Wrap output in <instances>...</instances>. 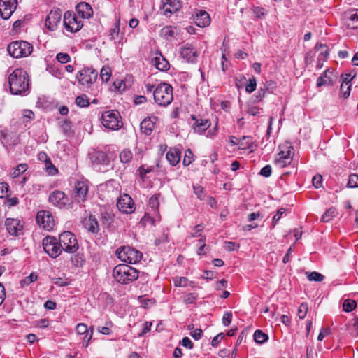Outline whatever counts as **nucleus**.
<instances>
[{
	"label": "nucleus",
	"mask_w": 358,
	"mask_h": 358,
	"mask_svg": "<svg viewBox=\"0 0 358 358\" xmlns=\"http://www.w3.org/2000/svg\"><path fill=\"white\" fill-rule=\"evenodd\" d=\"M27 169V164H19L15 169V171L13 173V177H17L21 173H24Z\"/></svg>",
	"instance_id": "864d4df0"
},
{
	"label": "nucleus",
	"mask_w": 358,
	"mask_h": 358,
	"mask_svg": "<svg viewBox=\"0 0 358 358\" xmlns=\"http://www.w3.org/2000/svg\"><path fill=\"white\" fill-rule=\"evenodd\" d=\"M176 34V28L171 26H166L160 31V35L166 40L174 38Z\"/></svg>",
	"instance_id": "c756f323"
},
{
	"label": "nucleus",
	"mask_w": 358,
	"mask_h": 358,
	"mask_svg": "<svg viewBox=\"0 0 358 358\" xmlns=\"http://www.w3.org/2000/svg\"><path fill=\"white\" fill-rule=\"evenodd\" d=\"M45 169L46 172L51 176H54L58 172L57 169L52 164L50 159L46 162V164H45Z\"/></svg>",
	"instance_id": "a18cd8bd"
},
{
	"label": "nucleus",
	"mask_w": 358,
	"mask_h": 358,
	"mask_svg": "<svg viewBox=\"0 0 358 358\" xmlns=\"http://www.w3.org/2000/svg\"><path fill=\"white\" fill-rule=\"evenodd\" d=\"M176 287H185L187 285V279L185 277L176 278L173 279Z\"/></svg>",
	"instance_id": "5fc2aeb1"
},
{
	"label": "nucleus",
	"mask_w": 358,
	"mask_h": 358,
	"mask_svg": "<svg viewBox=\"0 0 358 358\" xmlns=\"http://www.w3.org/2000/svg\"><path fill=\"white\" fill-rule=\"evenodd\" d=\"M163 8L164 15H171L177 12L181 7L180 1L178 0H166Z\"/></svg>",
	"instance_id": "a878e982"
},
{
	"label": "nucleus",
	"mask_w": 358,
	"mask_h": 358,
	"mask_svg": "<svg viewBox=\"0 0 358 358\" xmlns=\"http://www.w3.org/2000/svg\"><path fill=\"white\" fill-rule=\"evenodd\" d=\"M76 10L80 17L83 19H89L93 15V10L91 6L85 2L79 3L76 6Z\"/></svg>",
	"instance_id": "4be33fe9"
},
{
	"label": "nucleus",
	"mask_w": 358,
	"mask_h": 358,
	"mask_svg": "<svg viewBox=\"0 0 358 358\" xmlns=\"http://www.w3.org/2000/svg\"><path fill=\"white\" fill-rule=\"evenodd\" d=\"M285 212V208H280L278 210L276 214L273 217V221H272L273 227H274L275 226V224H277V222L280 219V217H282V214Z\"/></svg>",
	"instance_id": "13d9d810"
},
{
	"label": "nucleus",
	"mask_w": 358,
	"mask_h": 358,
	"mask_svg": "<svg viewBox=\"0 0 358 358\" xmlns=\"http://www.w3.org/2000/svg\"><path fill=\"white\" fill-rule=\"evenodd\" d=\"M132 158L133 154L129 150L124 149L120 153V159L122 163H129Z\"/></svg>",
	"instance_id": "c9c22d12"
},
{
	"label": "nucleus",
	"mask_w": 358,
	"mask_h": 358,
	"mask_svg": "<svg viewBox=\"0 0 358 358\" xmlns=\"http://www.w3.org/2000/svg\"><path fill=\"white\" fill-rule=\"evenodd\" d=\"M62 249L69 253H73L78 249V243L75 235L70 231H64L59 236Z\"/></svg>",
	"instance_id": "0eeeda50"
},
{
	"label": "nucleus",
	"mask_w": 358,
	"mask_h": 358,
	"mask_svg": "<svg viewBox=\"0 0 358 358\" xmlns=\"http://www.w3.org/2000/svg\"><path fill=\"white\" fill-rule=\"evenodd\" d=\"M337 214L336 210L334 208H330L325 211L321 217V221L323 222H328L331 221Z\"/></svg>",
	"instance_id": "473e14b6"
},
{
	"label": "nucleus",
	"mask_w": 358,
	"mask_h": 358,
	"mask_svg": "<svg viewBox=\"0 0 358 358\" xmlns=\"http://www.w3.org/2000/svg\"><path fill=\"white\" fill-rule=\"evenodd\" d=\"M271 172H272L271 166L270 165H266L261 169L259 173L261 176L268 178L271 175Z\"/></svg>",
	"instance_id": "0e129e2a"
},
{
	"label": "nucleus",
	"mask_w": 358,
	"mask_h": 358,
	"mask_svg": "<svg viewBox=\"0 0 358 358\" xmlns=\"http://www.w3.org/2000/svg\"><path fill=\"white\" fill-rule=\"evenodd\" d=\"M355 76V73L350 72L349 73L343 74L342 77V83H346L347 85H350V81Z\"/></svg>",
	"instance_id": "e2e57ef3"
},
{
	"label": "nucleus",
	"mask_w": 358,
	"mask_h": 358,
	"mask_svg": "<svg viewBox=\"0 0 358 358\" xmlns=\"http://www.w3.org/2000/svg\"><path fill=\"white\" fill-rule=\"evenodd\" d=\"M10 91L13 94L27 96L29 93V78L27 71L17 69L8 77Z\"/></svg>",
	"instance_id": "f257e3e1"
},
{
	"label": "nucleus",
	"mask_w": 358,
	"mask_h": 358,
	"mask_svg": "<svg viewBox=\"0 0 358 358\" xmlns=\"http://www.w3.org/2000/svg\"><path fill=\"white\" fill-rule=\"evenodd\" d=\"M232 319V314L230 312H227L224 314L222 317V323L225 327L230 324Z\"/></svg>",
	"instance_id": "69168bd1"
},
{
	"label": "nucleus",
	"mask_w": 358,
	"mask_h": 358,
	"mask_svg": "<svg viewBox=\"0 0 358 358\" xmlns=\"http://www.w3.org/2000/svg\"><path fill=\"white\" fill-rule=\"evenodd\" d=\"M111 76V70L108 66H103L100 71V77L103 82L107 83Z\"/></svg>",
	"instance_id": "ea45409f"
},
{
	"label": "nucleus",
	"mask_w": 358,
	"mask_h": 358,
	"mask_svg": "<svg viewBox=\"0 0 358 358\" xmlns=\"http://www.w3.org/2000/svg\"><path fill=\"white\" fill-rule=\"evenodd\" d=\"M180 150L176 148H171L166 155V159L172 166H176L180 162Z\"/></svg>",
	"instance_id": "cd10ccee"
},
{
	"label": "nucleus",
	"mask_w": 358,
	"mask_h": 358,
	"mask_svg": "<svg viewBox=\"0 0 358 358\" xmlns=\"http://www.w3.org/2000/svg\"><path fill=\"white\" fill-rule=\"evenodd\" d=\"M196 296L194 293H189L183 299V302L186 304H192L196 300Z\"/></svg>",
	"instance_id": "680f3d73"
},
{
	"label": "nucleus",
	"mask_w": 358,
	"mask_h": 358,
	"mask_svg": "<svg viewBox=\"0 0 358 358\" xmlns=\"http://www.w3.org/2000/svg\"><path fill=\"white\" fill-rule=\"evenodd\" d=\"M306 274L309 281L321 282L324 278L323 275L316 271L306 272Z\"/></svg>",
	"instance_id": "4c0bfd02"
},
{
	"label": "nucleus",
	"mask_w": 358,
	"mask_h": 358,
	"mask_svg": "<svg viewBox=\"0 0 358 358\" xmlns=\"http://www.w3.org/2000/svg\"><path fill=\"white\" fill-rule=\"evenodd\" d=\"M56 58L57 61L62 64H66L70 62L71 57L67 53L59 52L57 55Z\"/></svg>",
	"instance_id": "603ef678"
},
{
	"label": "nucleus",
	"mask_w": 358,
	"mask_h": 358,
	"mask_svg": "<svg viewBox=\"0 0 358 358\" xmlns=\"http://www.w3.org/2000/svg\"><path fill=\"white\" fill-rule=\"evenodd\" d=\"M349 15L348 26L351 29H358V9L352 10Z\"/></svg>",
	"instance_id": "7c9ffc66"
},
{
	"label": "nucleus",
	"mask_w": 358,
	"mask_h": 358,
	"mask_svg": "<svg viewBox=\"0 0 358 358\" xmlns=\"http://www.w3.org/2000/svg\"><path fill=\"white\" fill-rule=\"evenodd\" d=\"M38 278L37 275L34 273H31L29 276L24 278L23 280L20 281V285L22 287L29 285L30 283L35 282Z\"/></svg>",
	"instance_id": "79ce46f5"
},
{
	"label": "nucleus",
	"mask_w": 358,
	"mask_h": 358,
	"mask_svg": "<svg viewBox=\"0 0 358 358\" xmlns=\"http://www.w3.org/2000/svg\"><path fill=\"white\" fill-rule=\"evenodd\" d=\"M49 201L59 208H71V203L69 202L65 193L60 190H55L49 196Z\"/></svg>",
	"instance_id": "f8f14e48"
},
{
	"label": "nucleus",
	"mask_w": 358,
	"mask_h": 358,
	"mask_svg": "<svg viewBox=\"0 0 358 358\" xmlns=\"http://www.w3.org/2000/svg\"><path fill=\"white\" fill-rule=\"evenodd\" d=\"M194 192L200 200L204 199V189L201 185H196L193 187Z\"/></svg>",
	"instance_id": "8fccbe9b"
},
{
	"label": "nucleus",
	"mask_w": 358,
	"mask_h": 358,
	"mask_svg": "<svg viewBox=\"0 0 358 358\" xmlns=\"http://www.w3.org/2000/svg\"><path fill=\"white\" fill-rule=\"evenodd\" d=\"M7 50L12 57L21 58L29 56L33 51V46L27 41H16L8 45Z\"/></svg>",
	"instance_id": "39448f33"
},
{
	"label": "nucleus",
	"mask_w": 358,
	"mask_h": 358,
	"mask_svg": "<svg viewBox=\"0 0 358 358\" xmlns=\"http://www.w3.org/2000/svg\"><path fill=\"white\" fill-rule=\"evenodd\" d=\"M75 102L78 106L81 108L87 107L90 105L89 99L85 94L77 96Z\"/></svg>",
	"instance_id": "e433bc0d"
},
{
	"label": "nucleus",
	"mask_w": 358,
	"mask_h": 358,
	"mask_svg": "<svg viewBox=\"0 0 358 358\" xmlns=\"http://www.w3.org/2000/svg\"><path fill=\"white\" fill-rule=\"evenodd\" d=\"M180 55L188 62L194 63L199 56L196 49L190 44H185L180 48Z\"/></svg>",
	"instance_id": "f3484780"
},
{
	"label": "nucleus",
	"mask_w": 358,
	"mask_h": 358,
	"mask_svg": "<svg viewBox=\"0 0 358 358\" xmlns=\"http://www.w3.org/2000/svg\"><path fill=\"white\" fill-rule=\"evenodd\" d=\"M194 23L199 27H205L210 24V19L208 13L205 10H199L194 15Z\"/></svg>",
	"instance_id": "412c9836"
},
{
	"label": "nucleus",
	"mask_w": 358,
	"mask_h": 358,
	"mask_svg": "<svg viewBox=\"0 0 358 358\" xmlns=\"http://www.w3.org/2000/svg\"><path fill=\"white\" fill-rule=\"evenodd\" d=\"M76 331L78 334H85L83 338V346L87 348L89 342L92 338L93 329H91V331L89 332L87 326L84 323H79L76 327Z\"/></svg>",
	"instance_id": "5701e85b"
},
{
	"label": "nucleus",
	"mask_w": 358,
	"mask_h": 358,
	"mask_svg": "<svg viewBox=\"0 0 358 358\" xmlns=\"http://www.w3.org/2000/svg\"><path fill=\"white\" fill-rule=\"evenodd\" d=\"M62 17V10L59 8L51 10L45 19V25L50 31H55Z\"/></svg>",
	"instance_id": "dca6fc26"
},
{
	"label": "nucleus",
	"mask_w": 358,
	"mask_h": 358,
	"mask_svg": "<svg viewBox=\"0 0 358 358\" xmlns=\"http://www.w3.org/2000/svg\"><path fill=\"white\" fill-rule=\"evenodd\" d=\"M89 185L87 181H78L75 183L72 192L73 201L77 203H83L88 197Z\"/></svg>",
	"instance_id": "6e6552de"
},
{
	"label": "nucleus",
	"mask_w": 358,
	"mask_h": 358,
	"mask_svg": "<svg viewBox=\"0 0 358 358\" xmlns=\"http://www.w3.org/2000/svg\"><path fill=\"white\" fill-rule=\"evenodd\" d=\"M63 22L65 29L71 33L78 31L83 26L82 20L71 11L64 13Z\"/></svg>",
	"instance_id": "1a4fd4ad"
},
{
	"label": "nucleus",
	"mask_w": 358,
	"mask_h": 358,
	"mask_svg": "<svg viewBox=\"0 0 358 358\" xmlns=\"http://www.w3.org/2000/svg\"><path fill=\"white\" fill-rule=\"evenodd\" d=\"M152 171V167H145V166H141L138 168V171L139 172V176L142 179H144L145 176L147 173H149Z\"/></svg>",
	"instance_id": "052dcab7"
},
{
	"label": "nucleus",
	"mask_w": 358,
	"mask_h": 358,
	"mask_svg": "<svg viewBox=\"0 0 358 358\" xmlns=\"http://www.w3.org/2000/svg\"><path fill=\"white\" fill-rule=\"evenodd\" d=\"M253 336L255 342L259 344L265 343L268 339V336L261 330H256Z\"/></svg>",
	"instance_id": "f704fd0d"
},
{
	"label": "nucleus",
	"mask_w": 358,
	"mask_h": 358,
	"mask_svg": "<svg viewBox=\"0 0 358 358\" xmlns=\"http://www.w3.org/2000/svg\"><path fill=\"white\" fill-rule=\"evenodd\" d=\"M17 0H0V15L4 20H8L16 9Z\"/></svg>",
	"instance_id": "2eb2a0df"
},
{
	"label": "nucleus",
	"mask_w": 358,
	"mask_h": 358,
	"mask_svg": "<svg viewBox=\"0 0 358 358\" xmlns=\"http://www.w3.org/2000/svg\"><path fill=\"white\" fill-rule=\"evenodd\" d=\"M139 272L135 268L127 264H118L113 270V276L115 280L122 285L129 284L136 280Z\"/></svg>",
	"instance_id": "f03ea898"
},
{
	"label": "nucleus",
	"mask_w": 358,
	"mask_h": 358,
	"mask_svg": "<svg viewBox=\"0 0 358 358\" xmlns=\"http://www.w3.org/2000/svg\"><path fill=\"white\" fill-rule=\"evenodd\" d=\"M60 128L62 130V132L66 136H70L73 135V131L72 129L71 122L67 120H64L60 122Z\"/></svg>",
	"instance_id": "72a5a7b5"
},
{
	"label": "nucleus",
	"mask_w": 358,
	"mask_h": 358,
	"mask_svg": "<svg viewBox=\"0 0 358 358\" xmlns=\"http://www.w3.org/2000/svg\"><path fill=\"white\" fill-rule=\"evenodd\" d=\"M101 123L110 130H118L122 127V117L116 110H106L102 113Z\"/></svg>",
	"instance_id": "423d86ee"
},
{
	"label": "nucleus",
	"mask_w": 358,
	"mask_h": 358,
	"mask_svg": "<svg viewBox=\"0 0 358 358\" xmlns=\"http://www.w3.org/2000/svg\"><path fill=\"white\" fill-rule=\"evenodd\" d=\"M113 215L108 212H103L101 213V224L104 227H109L113 222Z\"/></svg>",
	"instance_id": "2f4dec72"
},
{
	"label": "nucleus",
	"mask_w": 358,
	"mask_h": 358,
	"mask_svg": "<svg viewBox=\"0 0 358 358\" xmlns=\"http://www.w3.org/2000/svg\"><path fill=\"white\" fill-rule=\"evenodd\" d=\"M357 306V302L355 300L346 299L343 304V310L345 312L352 311Z\"/></svg>",
	"instance_id": "58836bf2"
},
{
	"label": "nucleus",
	"mask_w": 358,
	"mask_h": 358,
	"mask_svg": "<svg viewBox=\"0 0 358 358\" xmlns=\"http://www.w3.org/2000/svg\"><path fill=\"white\" fill-rule=\"evenodd\" d=\"M139 301L143 305L144 308H148L151 306L155 301L151 299H145L143 296H140L138 297Z\"/></svg>",
	"instance_id": "bf43d9fd"
},
{
	"label": "nucleus",
	"mask_w": 358,
	"mask_h": 358,
	"mask_svg": "<svg viewBox=\"0 0 358 358\" xmlns=\"http://www.w3.org/2000/svg\"><path fill=\"white\" fill-rule=\"evenodd\" d=\"M193 162V152L187 149L185 152V156L182 161V164L184 166H189Z\"/></svg>",
	"instance_id": "37998d69"
},
{
	"label": "nucleus",
	"mask_w": 358,
	"mask_h": 358,
	"mask_svg": "<svg viewBox=\"0 0 358 358\" xmlns=\"http://www.w3.org/2000/svg\"><path fill=\"white\" fill-rule=\"evenodd\" d=\"M322 182V177L320 175L315 176L312 179L313 185L315 188H319L321 187Z\"/></svg>",
	"instance_id": "338daca9"
},
{
	"label": "nucleus",
	"mask_w": 358,
	"mask_h": 358,
	"mask_svg": "<svg viewBox=\"0 0 358 358\" xmlns=\"http://www.w3.org/2000/svg\"><path fill=\"white\" fill-rule=\"evenodd\" d=\"M98 77V71L92 68H84L76 75V78L83 86L90 87Z\"/></svg>",
	"instance_id": "9d476101"
},
{
	"label": "nucleus",
	"mask_w": 358,
	"mask_h": 358,
	"mask_svg": "<svg viewBox=\"0 0 358 358\" xmlns=\"http://www.w3.org/2000/svg\"><path fill=\"white\" fill-rule=\"evenodd\" d=\"M159 205V203L157 195L152 196L149 199L148 206L155 212H156L157 210L158 209Z\"/></svg>",
	"instance_id": "49530a36"
},
{
	"label": "nucleus",
	"mask_w": 358,
	"mask_h": 358,
	"mask_svg": "<svg viewBox=\"0 0 358 358\" xmlns=\"http://www.w3.org/2000/svg\"><path fill=\"white\" fill-rule=\"evenodd\" d=\"M257 82L255 77L249 78L248 84L245 85V91L248 93H252L256 90Z\"/></svg>",
	"instance_id": "c03bdc74"
},
{
	"label": "nucleus",
	"mask_w": 358,
	"mask_h": 358,
	"mask_svg": "<svg viewBox=\"0 0 358 358\" xmlns=\"http://www.w3.org/2000/svg\"><path fill=\"white\" fill-rule=\"evenodd\" d=\"M5 226L10 235L17 236L22 233L23 225L20 220L7 218L5 222Z\"/></svg>",
	"instance_id": "a211bd4d"
},
{
	"label": "nucleus",
	"mask_w": 358,
	"mask_h": 358,
	"mask_svg": "<svg viewBox=\"0 0 358 358\" xmlns=\"http://www.w3.org/2000/svg\"><path fill=\"white\" fill-rule=\"evenodd\" d=\"M292 158L291 151H280L275 159V164L279 168H284L291 163Z\"/></svg>",
	"instance_id": "aec40b11"
},
{
	"label": "nucleus",
	"mask_w": 358,
	"mask_h": 358,
	"mask_svg": "<svg viewBox=\"0 0 358 358\" xmlns=\"http://www.w3.org/2000/svg\"><path fill=\"white\" fill-rule=\"evenodd\" d=\"M204 226L202 224H198L196 227H194L193 231L190 233V236L194 237H199L201 236V232L203 230Z\"/></svg>",
	"instance_id": "4d7b16f0"
},
{
	"label": "nucleus",
	"mask_w": 358,
	"mask_h": 358,
	"mask_svg": "<svg viewBox=\"0 0 358 358\" xmlns=\"http://www.w3.org/2000/svg\"><path fill=\"white\" fill-rule=\"evenodd\" d=\"M119 32H120V20H118L115 23L114 28H113L110 30V38L112 40H115V38H117L119 35Z\"/></svg>",
	"instance_id": "6e6d98bb"
},
{
	"label": "nucleus",
	"mask_w": 358,
	"mask_h": 358,
	"mask_svg": "<svg viewBox=\"0 0 358 358\" xmlns=\"http://www.w3.org/2000/svg\"><path fill=\"white\" fill-rule=\"evenodd\" d=\"M43 247L45 252L51 257H57L62 252L59 241L53 236H47L43 240Z\"/></svg>",
	"instance_id": "9b49d317"
},
{
	"label": "nucleus",
	"mask_w": 358,
	"mask_h": 358,
	"mask_svg": "<svg viewBox=\"0 0 358 358\" xmlns=\"http://www.w3.org/2000/svg\"><path fill=\"white\" fill-rule=\"evenodd\" d=\"M308 308V304L303 303L300 305L298 309V316L300 319H304L306 316Z\"/></svg>",
	"instance_id": "09e8293b"
},
{
	"label": "nucleus",
	"mask_w": 358,
	"mask_h": 358,
	"mask_svg": "<svg viewBox=\"0 0 358 358\" xmlns=\"http://www.w3.org/2000/svg\"><path fill=\"white\" fill-rule=\"evenodd\" d=\"M152 64L160 71H166L169 67L168 61L159 53L155 57L152 59Z\"/></svg>",
	"instance_id": "bb28decb"
},
{
	"label": "nucleus",
	"mask_w": 358,
	"mask_h": 358,
	"mask_svg": "<svg viewBox=\"0 0 358 358\" xmlns=\"http://www.w3.org/2000/svg\"><path fill=\"white\" fill-rule=\"evenodd\" d=\"M155 124V122L150 117H147L141 123V131L145 135L149 136L152 134Z\"/></svg>",
	"instance_id": "c85d7f7f"
},
{
	"label": "nucleus",
	"mask_w": 358,
	"mask_h": 358,
	"mask_svg": "<svg viewBox=\"0 0 358 358\" xmlns=\"http://www.w3.org/2000/svg\"><path fill=\"white\" fill-rule=\"evenodd\" d=\"M350 85L346 83H341V94L344 99L348 98L350 94Z\"/></svg>",
	"instance_id": "de8ad7c7"
},
{
	"label": "nucleus",
	"mask_w": 358,
	"mask_h": 358,
	"mask_svg": "<svg viewBox=\"0 0 358 358\" xmlns=\"http://www.w3.org/2000/svg\"><path fill=\"white\" fill-rule=\"evenodd\" d=\"M337 79V73L327 69L317 78V86L333 85L336 82Z\"/></svg>",
	"instance_id": "6ab92c4d"
},
{
	"label": "nucleus",
	"mask_w": 358,
	"mask_h": 358,
	"mask_svg": "<svg viewBox=\"0 0 358 358\" xmlns=\"http://www.w3.org/2000/svg\"><path fill=\"white\" fill-rule=\"evenodd\" d=\"M115 254L120 261L131 264L139 262L143 257L141 252L128 245L120 247Z\"/></svg>",
	"instance_id": "20e7f679"
},
{
	"label": "nucleus",
	"mask_w": 358,
	"mask_h": 358,
	"mask_svg": "<svg viewBox=\"0 0 358 358\" xmlns=\"http://www.w3.org/2000/svg\"><path fill=\"white\" fill-rule=\"evenodd\" d=\"M192 118L195 121L192 126L195 132L201 134L210 126V123L207 119H197L194 115H192Z\"/></svg>",
	"instance_id": "b1692460"
},
{
	"label": "nucleus",
	"mask_w": 358,
	"mask_h": 358,
	"mask_svg": "<svg viewBox=\"0 0 358 358\" xmlns=\"http://www.w3.org/2000/svg\"><path fill=\"white\" fill-rule=\"evenodd\" d=\"M84 227L90 232L96 234L99 231V226L96 219L90 215L83 220Z\"/></svg>",
	"instance_id": "393cba45"
},
{
	"label": "nucleus",
	"mask_w": 358,
	"mask_h": 358,
	"mask_svg": "<svg viewBox=\"0 0 358 358\" xmlns=\"http://www.w3.org/2000/svg\"><path fill=\"white\" fill-rule=\"evenodd\" d=\"M180 344L189 349H192L193 348V343L188 337L183 338L180 342Z\"/></svg>",
	"instance_id": "774afa93"
},
{
	"label": "nucleus",
	"mask_w": 358,
	"mask_h": 358,
	"mask_svg": "<svg viewBox=\"0 0 358 358\" xmlns=\"http://www.w3.org/2000/svg\"><path fill=\"white\" fill-rule=\"evenodd\" d=\"M38 225L47 230H51L55 225V220L50 212L41 210L38 212L36 217Z\"/></svg>",
	"instance_id": "4468645a"
},
{
	"label": "nucleus",
	"mask_w": 358,
	"mask_h": 358,
	"mask_svg": "<svg viewBox=\"0 0 358 358\" xmlns=\"http://www.w3.org/2000/svg\"><path fill=\"white\" fill-rule=\"evenodd\" d=\"M117 207L123 213L130 214L135 211L136 207L132 198L127 194L121 195L117 200Z\"/></svg>",
	"instance_id": "ddd939ff"
},
{
	"label": "nucleus",
	"mask_w": 358,
	"mask_h": 358,
	"mask_svg": "<svg viewBox=\"0 0 358 358\" xmlns=\"http://www.w3.org/2000/svg\"><path fill=\"white\" fill-rule=\"evenodd\" d=\"M71 260L76 266H82L85 262V258L81 254L75 255L71 258Z\"/></svg>",
	"instance_id": "3c124183"
},
{
	"label": "nucleus",
	"mask_w": 358,
	"mask_h": 358,
	"mask_svg": "<svg viewBox=\"0 0 358 358\" xmlns=\"http://www.w3.org/2000/svg\"><path fill=\"white\" fill-rule=\"evenodd\" d=\"M153 97L159 106H169L173 100L172 86L165 83H160L154 90Z\"/></svg>",
	"instance_id": "7ed1b4c3"
},
{
	"label": "nucleus",
	"mask_w": 358,
	"mask_h": 358,
	"mask_svg": "<svg viewBox=\"0 0 358 358\" xmlns=\"http://www.w3.org/2000/svg\"><path fill=\"white\" fill-rule=\"evenodd\" d=\"M348 188L358 187V175L353 173L350 175L348 182L347 184Z\"/></svg>",
	"instance_id": "a19ab883"
}]
</instances>
